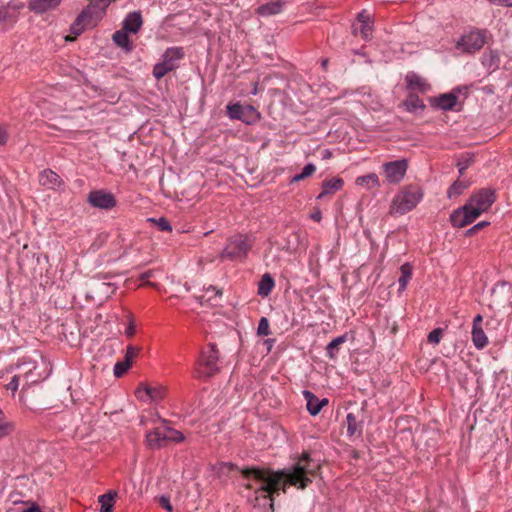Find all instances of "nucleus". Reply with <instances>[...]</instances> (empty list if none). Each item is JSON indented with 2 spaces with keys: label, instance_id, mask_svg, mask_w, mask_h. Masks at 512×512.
<instances>
[{
  "label": "nucleus",
  "instance_id": "nucleus-11",
  "mask_svg": "<svg viewBox=\"0 0 512 512\" xmlns=\"http://www.w3.org/2000/svg\"><path fill=\"white\" fill-rule=\"evenodd\" d=\"M24 3L11 0L6 5L0 7V24L4 22H16L19 11L23 9Z\"/></svg>",
  "mask_w": 512,
  "mask_h": 512
},
{
  "label": "nucleus",
  "instance_id": "nucleus-38",
  "mask_svg": "<svg viewBox=\"0 0 512 512\" xmlns=\"http://www.w3.org/2000/svg\"><path fill=\"white\" fill-rule=\"evenodd\" d=\"M15 430V424L7 420H0V440L11 435Z\"/></svg>",
  "mask_w": 512,
  "mask_h": 512
},
{
  "label": "nucleus",
  "instance_id": "nucleus-1",
  "mask_svg": "<svg viewBox=\"0 0 512 512\" xmlns=\"http://www.w3.org/2000/svg\"><path fill=\"white\" fill-rule=\"evenodd\" d=\"M223 466L230 471H239L242 478L247 481L244 484L247 489H253L252 482L260 483V487L255 490L254 497L250 501L255 507H265L268 503L272 512L274 511V494L278 495L279 491L286 493L288 485L305 489L320 470L319 462L312 459L308 453H303L292 467L278 471L254 466L239 468L230 462L224 463Z\"/></svg>",
  "mask_w": 512,
  "mask_h": 512
},
{
  "label": "nucleus",
  "instance_id": "nucleus-48",
  "mask_svg": "<svg viewBox=\"0 0 512 512\" xmlns=\"http://www.w3.org/2000/svg\"><path fill=\"white\" fill-rule=\"evenodd\" d=\"M159 504H160V506H161L163 509L167 510L168 512H172L173 508H172V505H171V503H170V499H169V497H167V496H161V497L159 498Z\"/></svg>",
  "mask_w": 512,
  "mask_h": 512
},
{
  "label": "nucleus",
  "instance_id": "nucleus-61",
  "mask_svg": "<svg viewBox=\"0 0 512 512\" xmlns=\"http://www.w3.org/2000/svg\"><path fill=\"white\" fill-rule=\"evenodd\" d=\"M0 420H6L3 411L0 409Z\"/></svg>",
  "mask_w": 512,
  "mask_h": 512
},
{
  "label": "nucleus",
  "instance_id": "nucleus-23",
  "mask_svg": "<svg viewBox=\"0 0 512 512\" xmlns=\"http://www.w3.org/2000/svg\"><path fill=\"white\" fill-rule=\"evenodd\" d=\"M275 281L269 273H265L258 283V295L261 297H267L273 290Z\"/></svg>",
  "mask_w": 512,
  "mask_h": 512
},
{
  "label": "nucleus",
  "instance_id": "nucleus-37",
  "mask_svg": "<svg viewBox=\"0 0 512 512\" xmlns=\"http://www.w3.org/2000/svg\"><path fill=\"white\" fill-rule=\"evenodd\" d=\"M165 395V389L163 387H150L146 389L147 399L152 401H159L163 399Z\"/></svg>",
  "mask_w": 512,
  "mask_h": 512
},
{
  "label": "nucleus",
  "instance_id": "nucleus-34",
  "mask_svg": "<svg viewBox=\"0 0 512 512\" xmlns=\"http://www.w3.org/2000/svg\"><path fill=\"white\" fill-rule=\"evenodd\" d=\"M469 186V183L466 181H460L456 180L451 184V186L447 190V196L448 198H454L463 193L465 189H467Z\"/></svg>",
  "mask_w": 512,
  "mask_h": 512
},
{
  "label": "nucleus",
  "instance_id": "nucleus-41",
  "mask_svg": "<svg viewBox=\"0 0 512 512\" xmlns=\"http://www.w3.org/2000/svg\"><path fill=\"white\" fill-rule=\"evenodd\" d=\"M140 351V348H137L135 346L129 345L126 348V353L124 357V362H127L129 366L132 365L133 359L138 355Z\"/></svg>",
  "mask_w": 512,
  "mask_h": 512
},
{
  "label": "nucleus",
  "instance_id": "nucleus-18",
  "mask_svg": "<svg viewBox=\"0 0 512 512\" xmlns=\"http://www.w3.org/2000/svg\"><path fill=\"white\" fill-rule=\"evenodd\" d=\"M344 185V181L340 177H333L322 182V191L317 196V199H323L327 195H333L337 191L341 190Z\"/></svg>",
  "mask_w": 512,
  "mask_h": 512
},
{
  "label": "nucleus",
  "instance_id": "nucleus-58",
  "mask_svg": "<svg viewBox=\"0 0 512 512\" xmlns=\"http://www.w3.org/2000/svg\"><path fill=\"white\" fill-rule=\"evenodd\" d=\"M211 300H212V296H208V297L206 298V296H205V295H202V296H200V297H199V301H200V303H201V304H203V303H204V301H207V302H208V301H211Z\"/></svg>",
  "mask_w": 512,
  "mask_h": 512
},
{
  "label": "nucleus",
  "instance_id": "nucleus-22",
  "mask_svg": "<svg viewBox=\"0 0 512 512\" xmlns=\"http://www.w3.org/2000/svg\"><path fill=\"white\" fill-rule=\"evenodd\" d=\"M112 39L124 51L131 52L133 50V44L128 37V32H125V30L122 29L114 32Z\"/></svg>",
  "mask_w": 512,
  "mask_h": 512
},
{
  "label": "nucleus",
  "instance_id": "nucleus-43",
  "mask_svg": "<svg viewBox=\"0 0 512 512\" xmlns=\"http://www.w3.org/2000/svg\"><path fill=\"white\" fill-rule=\"evenodd\" d=\"M149 221H152V222L156 223V225H157V227H158V229L160 231H166V232H171L172 231L171 224L164 217H161L158 220H156L154 218H150Z\"/></svg>",
  "mask_w": 512,
  "mask_h": 512
},
{
  "label": "nucleus",
  "instance_id": "nucleus-19",
  "mask_svg": "<svg viewBox=\"0 0 512 512\" xmlns=\"http://www.w3.org/2000/svg\"><path fill=\"white\" fill-rule=\"evenodd\" d=\"M405 81L408 89L418 90L420 92H426L430 89V85L427 81L415 72H409L405 76Z\"/></svg>",
  "mask_w": 512,
  "mask_h": 512
},
{
  "label": "nucleus",
  "instance_id": "nucleus-51",
  "mask_svg": "<svg viewBox=\"0 0 512 512\" xmlns=\"http://www.w3.org/2000/svg\"><path fill=\"white\" fill-rule=\"evenodd\" d=\"M8 141V133L7 131L0 127V144L5 145Z\"/></svg>",
  "mask_w": 512,
  "mask_h": 512
},
{
  "label": "nucleus",
  "instance_id": "nucleus-31",
  "mask_svg": "<svg viewBox=\"0 0 512 512\" xmlns=\"http://www.w3.org/2000/svg\"><path fill=\"white\" fill-rule=\"evenodd\" d=\"M116 497H117V493L112 490L99 496L98 501L101 504L100 511L101 512H112Z\"/></svg>",
  "mask_w": 512,
  "mask_h": 512
},
{
  "label": "nucleus",
  "instance_id": "nucleus-9",
  "mask_svg": "<svg viewBox=\"0 0 512 512\" xmlns=\"http://www.w3.org/2000/svg\"><path fill=\"white\" fill-rule=\"evenodd\" d=\"M386 180L391 184H398L405 176L408 164L405 159L391 161L383 164Z\"/></svg>",
  "mask_w": 512,
  "mask_h": 512
},
{
  "label": "nucleus",
  "instance_id": "nucleus-10",
  "mask_svg": "<svg viewBox=\"0 0 512 512\" xmlns=\"http://www.w3.org/2000/svg\"><path fill=\"white\" fill-rule=\"evenodd\" d=\"M478 217L479 212L465 204L451 213L450 222L453 227L462 228L474 222Z\"/></svg>",
  "mask_w": 512,
  "mask_h": 512
},
{
  "label": "nucleus",
  "instance_id": "nucleus-46",
  "mask_svg": "<svg viewBox=\"0 0 512 512\" xmlns=\"http://www.w3.org/2000/svg\"><path fill=\"white\" fill-rule=\"evenodd\" d=\"M147 388H150V386H148L146 384H140V386L136 389L135 394L139 400H143V401L146 400V398H147L146 389Z\"/></svg>",
  "mask_w": 512,
  "mask_h": 512
},
{
  "label": "nucleus",
  "instance_id": "nucleus-53",
  "mask_svg": "<svg viewBox=\"0 0 512 512\" xmlns=\"http://www.w3.org/2000/svg\"><path fill=\"white\" fill-rule=\"evenodd\" d=\"M135 333V324L133 321H131L128 325V327L126 328V331H125V334L128 336V337H132Z\"/></svg>",
  "mask_w": 512,
  "mask_h": 512
},
{
  "label": "nucleus",
  "instance_id": "nucleus-7",
  "mask_svg": "<svg viewBox=\"0 0 512 512\" xmlns=\"http://www.w3.org/2000/svg\"><path fill=\"white\" fill-rule=\"evenodd\" d=\"M227 115L232 120H240L246 124H253L260 118L259 112L252 105H241L240 103L229 104Z\"/></svg>",
  "mask_w": 512,
  "mask_h": 512
},
{
  "label": "nucleus",
  "instance_id": "nucleus-12",
  "mask_svg": "<svg viewBox=\"0 0 512 512\" xmlns=\"http://www.w3.org/2000/svg\"><path fill=\"white\" fill-rule=\"evenodd\" d=\"M146 444L152 450H157L167 445L165 427H158L146 434Z\"/></svg>",
  "mask_w": 512,
  "mask_h": 512
},
{
  "label": "nucleus",
  "instance_id": "nucleus-27",
  "mask_svg": "<svg viewBox=\"0 0 512 512\" xmlns=\"http://www.w3.org/2000/svg\"><path fill=\"white\" fill-rule=\"evenodd\" d=\"M471 338L473 345L478 350H482L488 345V338L482 327L472 328Z\"/></svg>",
  "mask_w": 512,
  "mask_h": 512
},
{
  "label": "nucleus",
  "instance_id": "nucleus-4",
  "mask_svg": "<svg viewBox=\"0 0 512 512\" xmlns=\"http://www.w3.org/2000/svg\"><path fill=\"white\" fill-rule=\"evenodd\" d=\"M422 196L423 194L419 188L408 187L395 196L391 211L403 215L415 208Z\"/></svg>",
  "mask_w": 512,
  "mask_h": 512
},
{
  "label": "nucleus",
  "instance_id": "nucleus-17",
  "mask_svg": "<svg viewBox=\"0 0 512 512\" xmlns=\"http://www.w3.org/2000/svg\"><path fill=\"white\" fill-rule=\"evenodd\" d=\"M460 91V88H456L453 92L441 94L438 98L435 99L436 105L444 111L454 110L458 100L455 92Z\"/></svg>",
  "mask_w": 512,
  "mask_h": 512
},
{
  "label": "nucleus",
  "instance_id": "nucleus-50",
  "mask_svg": "<svg viewBox=\"0 0 512 512\" xmlns=\"http://www.w3.org/2000/svg\"><path fill=\"white\" fill-rule=\"evenodd\" d=\"M492 4L501 5V6H512V0H488Z\"/></svg>",
  "mask_w": 512,
  "mask_h": 512
},
{
  "label": "nucleus",
  "instance_id": "nucleus-40",
  "mask_svg": "<svg viewBox=\"0 0 512 512\" xmlns=\"http://www.w3.org/2000/svg\"><path fill=\"white\" fill-rule=\"evenodd\" d=\"M257 334L259 336H268L269 334H271V330H270V326H269V321H268V319L266 317H262L259 320L258 328H257Z\"/></svg>",
  "mask_w": 512,
  "mask_h": 512
},
{
  "label": "nucleus",
  "instance_id": "nucleus-36",
  "mask_svg": "<svg viewBox=\"0 0 512 512\" xmlns=\"http://www.w3.org/2000/svg\"><path fill=\"white\" fill-rule=\"evenodd\" d=\"M165 437H166V442H182L184 440V435L178 431V430H175L173 428H170V427H165Z\"/></svg>",
  "mask_w": 512,
  "mask_h": 512
},
{
  "label": "nucleus",
  "instance_id": "nucleus-6",
  "mask_svg": "<svg viewBox=\"0 0 512 512\" xmlns=\"http://www.w3.org/2000/svg\"><path fill=\"white\" fill-rule=\"evenodd\" d=\"M495 190L492 188H482L472 194L467 201L466 205L472 210H477L479 216L487 211L495 202Z\"/></svg>",
  "mask_w": 512,
  "mask_h": 512
},
{
  "label": "nucleus",
  "instance_id": "nucleus-54",
  "mask_svg": "<svg viewBox=\"0 0 512 512\" xmlns=\"http://www.w3.org/2000/svg\"><path fill=\"white\" fill-rule=\"evenodd\" d=\"M207 291H212L213 292V295L214 297H217V296H221L222 295V291L219 290V289H216L214 286H209L207 288Z\"/></svg>",
  "mask_w": 512,
  "mask_h": 512
},
{
  "label": "nucleus",
  "instance_id": "nucleus-39",
  "mask_svg": "<svg viewBox=\"0 0 512 512\" xmlns=\"http://www.w3.org/2000/svg\"><path fill=\"white\" fill-rule=\"evenodd\" d=\"M171 67H167L162 61L155 64L153 67V76L160 80L162 79L167 73L171 72Z\"/></svg>",
  "mask_w": 512,
  "mask_h": 512
},
{
  "label": "nucleus",
  "instance_id": "nucleus-52",
  "mask_svg": "<svg viewBox=\"0 0 512 512\" xmlns=\"http://www.w3.org/2000/svg\"><path fill=\"white\" fill-rule=\"evenodd\" d=\"M483 317L480 314H477L473 319L472 328L482 327Z\"/></svg>",
  "mask_w": 512,
  "mask_h": 512
},
{
  "label": "nucleus",
  "instance_id": "nucleus-16",
  "mask_svg": "<svg viewBox=\"0 0 512 512\" xmlns=\"http://www.w3.org/2000/svg\"><path fill=\"white\" fill-rule=\"evenodd\" d=\"M62 0H29L28 9L35 14H43L57 8Z\"/></svg>",
  "mask_w": 512,
  "mask_h": 512
},
{
  "label": "nucleus",
  "instance_id": "nucleus-29",
  "mask_svg": "<svg viewBox=\"0 0 512 512\" xmlns=\"http://www.w3.org/2000/svg\"><path fill=\"white\" fill-rule=\"evenodd\" d=\"M403 106L408 112L417 113L419 110L425 109L424 102L417 95H410L404 102Z\"/></svg>",
  "mask_w": 512,
  "mask_h": 512
},
{
  "label": "nucleus",
  "instance_id": "nucleus-55",
  "mask_svg": "<svg viewBox=\"0 0 512 512\" xmlns=\"http://www.w3.org/2000/svg\"><path fill=\"white\" fill-rule=\"evenodd\" d=\"M152 276V271H146L140 275L141 280H146Z\"/></svg>",
  "mask_w": 512,
  "mask_h": 512
},
{
  "label": "nucleus",
  "instance_id": "nucleus-15",
  "mask_svg": "<svg viewBox=\"0 0 512 512\" xmlns=\"http://www.w3.org/2000/svg\"><path fill=\"white\" fill-rule=\"evenodd\" d=\"M143 25V18L140 11H132L127 14L123 21V30L128 33H137Z\"/></svg>",
  "mask_w": 512,
  "mask_h": 512
},
{
  "label": "nucleus",
  "instance_id": "nucleus-49",
  "mask_svg": "<svg viewBox=\"0 0 512 512\" xmlns=\"http://www.w3.org/2000/svg\"><path fill=\"white\" fill-rule=\"evenodd\" d=\"M7 390L12 392H16L19 387V376L15 375L12 377L11 381L7 384Z\"/></svg>",
  "mask_w": 512,
  "mask_h": 512
},
{
  "label": "nucleus",
  "instance_id": "nucleus-33",
  "mask_svg": "<svg viewBox=\"0 0 512 512\" xmlns=\"http://www.w3.org/2000/svg\"><path fill=\"white\" fill-rule=\"evenodd\" d=\"M401 275L398 279L399 290L403 291L406 289L409 280L412 277V266L409 263H404L400 267Z\"/></svg>",
  "mask_w": 512,
  "mask_h": 512
},
{
  "label": "nucleus",
  "instance_id": "nucleus-32",
  "mask_svg": "<svg viewBox=\"0 0 512 512\" xmlns=\"http://www.w3.org/2000/svg\"><path fill=\"white\" fill-rule=\"evenodd\" d=\"M356 184L359 186H366L368 188L380 187V181L375 173H369L367 175L359 176L356 178Z\"/></svg>",
  "mask_w": 512,
  "mask_h": 512
},
{
  "label": "nucleus",
  "instance_id": "nucleus-20",
  "mask_svg": "<svg viewBox=\"0 0 512 512\" xmlns=\"http://www.w3.org/2000/svg\"><path fill=\"white\" fill-rule=\"evenodd\" d=\"M39 183L49 189H56L62 183L60 176L51 169H45L39 174Z\"/></svg>",
  "mask_w": 512,
  "mask_h": 512
},
{
  "label": "nucleus",
  "instance_id": "nucleus-56",
  "mask_svg": "<svg viewBox=\"0 0 512 512\" xmlns=\"http://www.w3.org/2000/svg\"><path fill=\"white\" fill-rule=\"evenodd\" d=\"M332 157V152L329 149L324 150L323 159H329Z\"/></svg>",
  "mask_w": 512,
  "mask_h": 512
},
{
  "label": "nucleus",
  "instance_id": "nucleus-60",
  "mask_svg": "<svg viewBox=\"0 0 512 512\" xmlns=\"http://www.w3.org/2000/svg\"><path fill=\"white\" fill-rule=\"evenodd\" d=\"M321 65H322V67H323L324 69H326V68H327V65H328V59H323V60L321 61Z\"/></svg>",
  "mask_w": 512,
  "mask_h": 512
},
{
  "label": "nucleus",
  "instance_id": "nucleus-47",
  "mask_svg": "<svg viewBox=\"0 0 512 512\" xmlns=\"http://www.w3.org/2000/svg\"><path fill=\"white\" fill-rule=\"evenodd\" d=\"M98 289L103 293L108 294L109 292L113 293L115 291L114 284L110 282H102L98 285Z\"/></svg>",
  "mask_w": 512,
  "mask_h": 512
},
{
  "label": "nucleus",
  "instance_id": "nucleus-3",
  "mask_svg": "<svg viewBox=\"0 0 512 512\" xmlns=\"http://www.w3.org/2000/svg\"><path fill=\"white\" fill-rule=\"evenodd\" d=\"M489 36L490 33L487 29H471L456 42V48L463 53L473 54L484 47Z\"/></svg>",
  "mask_w": 512,
  "mask_h": 512
},
{
  "label": "nucleus",
  "instance_id": "nucleus-2",
  "mask_svg": "<svg viewBox=\"0 0 512 512\" xmlns=\"http://www.w3.org/2000/svg\"><path fill=\"white\" fill-rule=\"evenodd\" d=\"M253 246V239L245 234H236L227 239L219 254L221 260L243 261Z\"/></svg>",
  "mask_w": 512,
  "mask_h": 512
},
{
  "label": "nucleus",
  "instance_id": "nucleus-59",
  "mask_svg": "<svg viewBox=\"0 0 512 512\" xmlns=\"http://www.w3.org/2000/svg\"><path fill=\"white\" fill-rule=\"evenodd\" d=\"M274 341H275L274 339H267V340H265V344H267L270 349L272 347Z\"/></svg>",
  "mask_w": 512,
  "mask_h": 512
},
{
  "label": "nucleus",
  "instance_id": "nucleus-28",
  "mask_svg": "<svg viewBox=\"0 0 512 512\" xmlns=\"http://www.w3.org/2000/svg\"><path fill=\"white\" fill-rule=\"evenodd\" d=\"M358 22L361 23L360 32L364 39H368L371 35L372 27L370 25V15L366 10H362L357 15Z\"/></svg>",
  "mask_w": 512,
  "mask_h": 512
},
{
  "label": "nucleus",
  "instance_id": "nucleus-25",
  "mask_svg": "<svg viewBox=\"0 0 512 512\" xmlns=\"http://www.w3.org/2000/svg\"><path fill=\"white\" fill-rule=\"evenodd\" d=\"M475 155L471 152H465L458 156L456 166L458 167L459 177H462L465 171L474 163Z\"/></svg>",
  "mask_w": 512,
  "mask_h": 512
},
{
  "label": "nucleus",
  "instance_id": "nucleus-42",
  "mask_svg": "<svg viewBox=\"0 0 512 512\" xmlns=\"http://www.w3.org/2000/svg\"><path fill=\"white\" fill-rule=\"evenodd\" d=\"M131 366H129L127 364V362H124V361H118L115 365H114V369H113V372H114V376L116 378H120L122 377L127 371L128 369L130 368Z\"/></svg>",
  "mask_w": 512,
  "mask_h": 512
},
{
  "label": "nucleus",
  "instance_id": "nucleus-14",
  "mask_svg": "<svg viewBox=\"0 0 512 512\" xmlns=\"http://www.w3.org/2000/svg\"><path fill=\"white\" fill-rule=\"evenodd\" d=\"M184 55L182 47H169L162 55V62L173 71L178 67L177 61L183 59Z\"/></svg>",
  "mask_w": 512,
  "mask_h": 512
},
{
  "label": "nucleus",
  "instance_id": "nucleus-44",
  "mask_svg": "<svg viewBox=\"0 0 512 512\" xmlns=\"http://www.w3.org/2000/svg\"><path fill=\"white\" fill-rule=\"evenodd\" d=\"M442 335H443V329L436 328L428 334L427 340L431 344H438L442 338Z\"/></svg>",
  "mask_w": 512,
  "mask_h": 512
},
{
  "label": "nucleus",
  "instance_id": "nucleus-24",
  "mask_svg": "<svg viewBox=\"0 0 512 512\" xmlns=\"http://www.w3.org/2000/svg\"><path fill=\"white\" fill-rule=\"evenodd\" d=\"M284 3L280 0L269 2L258 7L257 13L261 16H271L282 11Z\"/></svg>",
  "mask_w": 512,
  "mask_h": 512
},
{
  "label": "nucleus",
  "instance_id": "nucleus-5",
  "mask_svg": "<svg viewBox=\"0 0 512 512\" xmlns=\"http://www.w3.org/2000/svg\"><path fill=\"white\" fill-rule=\"evenodd\" d=\"M218 350L216 345L210 343L206 349L202 350L198 360L199 367L196 370V377L198 378H209L219 372L218 367Z\"/></svg>",
  "mask_w": 512,
  "mask_h": 512
},
{
  "label": "nucleus",
  "instance_id": "nucleus-26",
  "mask_svg": "<svg viewBox=\"0 0 512 512\" xmlns=\"http://www.w3.org/2000/svg\"><path fill=\"white\" fill-rule=\"evenodd\" d=\"M499 55L497 51L490 50L481 57L482 65L490 72L495 71L499 66Z\"/></svg>",
  "mask_w": 512,
  "mask_h": 512
},
{
  "label": "nucleus",
  "instance_id": "nucleus-57",
  "mask_svg": "<svg viewBox=\"0 0 512 512\" xmlns=\"http://www.w3.org/2000/svg\"><path fill=\"white\" fill-rule=\"evenodd\" d=\"M311 218H312L313 220H315V221H320V220H321V212H320V211H318V212H316V213H313V214H312V216H311Z\"/></svg>",
  "mask_w": 512,
  "mask_h": 512
},
{
  "label": "nucleus",
  "instance_id": "nucleus-8",
  "mask_svg": "<svg viewBox=\"0 0 512 512\" xmlns=\"http://www.w3.org/2000/svg\"><path fill=\"white\" fill-rule=\"evenodd\" d=\"M87 202L92 207L101 210H111L117 204L115 196L105 190H93L89 192Z\"/></svg>",
  "mask_w": 512,
  "mask_h": 512
},
{
  "label": "nucleus",
  "instance_id": "nucleus-30",
  "mask_svg": "<svg viewBox=\"0 0 512 512\" xmlns=\"http://www.w3.org/2000/svg\"><path fill=\"white\" fill-rule=\"evenodd\" d=\"M347 340V336L346 334L344 335H341V336H338L336 338H334L330 343H328V345L326 346V356L329 358V359H335L337 354H338V351H339V346L343 343H345Z\"/></svg>",
  "mask_w": 512,
  "mask_h": 512
},
{
  "label": "nucleus",
  "instance_id": "nucleus-21",
  "mask_svg": "<svg viewBox=\"0 0 512 512\" xmlns=\"http://www.w3.org/2000/svg\"><path fill=\"white\" fill-rule=\"evenodd\" d=\"M347 435L349 437H361L363 433V420L358 419L354 413L346 416Z\"/></svg>",
  "mask_w": 512,
  "mask_h": 512
},
{
  "label": "nucleus",
  "instance_id": "nucleus-45",
  "mask_svg": "<svg viewBox=\"0 0 512 512\" xmlns=\"http://www.w3.org/2000/svg\"><path fill=\"white\" fill-rule=\"evenodd\" d=\"M489 225V222L487 221H481L479 223H477L476 225H474L473 227H471L470 229H468L466 232H465V235L466 236H472L474 235L475 233H477L479 230L483 229L484 227L488 226Z\"/></svg>",
  "mask_w": 512,
  "mask_h": 512
},
{
  "label": "nucleus",
  "instance_id": "nucleus-35",
  "mask_svg": "<svg viewBox=\"0 0 512 512\" xmlns=\"http://www.w3.org/2000/svg\"><path fill=\"white\" fill-rule=\"evenodd\" d=\"M316 171V166L312 163H308L302 169V172L292 177L291 183L299 182L305 178L310 177Z\"/></svg>",
  "mask_w": 512,
  "mask_h": 512
},
{
  "label": "nucleus",
  "instance_id": "nucleus-13",
  "mask_svg": "<svg viewBox=\"0 0 512 512\" xmlns=\"http://www.w3.org/2000/svg\"><path fill=\"white\" fill-rule=\"evenodd\" d=\"M303 396L307 401L306 407L310 415L316 416L320 413L321 409L328 404V399H319L314 393L309 390L303 391Z\"/></svg>",
  "mask_w": 512,
  "mask_h": 512
}]
</instances>
